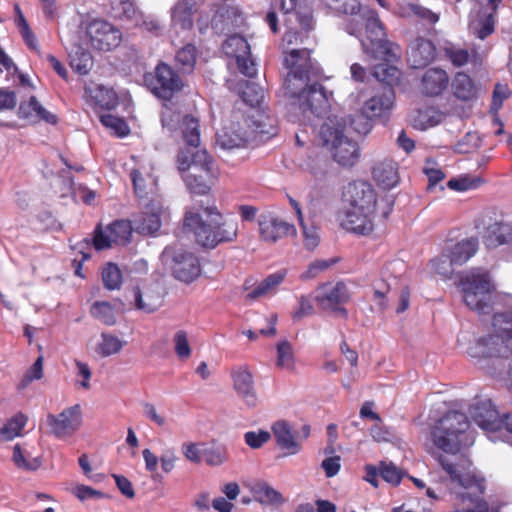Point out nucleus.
I'll return each instance as SVG.
<instances>
[{
  "mask_svg": "<svg viewBox=\"0 0 512 512\" xmlns=\"http://www.w3.org/2000/svg\"><path fill=\"white\" fill-rule=\"evenodd\" d=\"M204 0H178L172 9V21L182 29H190L193 26V14L196 7Z\"/></svg>",
  "mask_w": 512,
  "mask_h": 512,
  "instance_id": "31",
  "label": "nucleus"
},
{
  "mask_svg": "<svg viewBox=\"0 0 512 512\" xmlns=\"http://www.w3.org/2000/svg\"><path fill=\"white\" fill-rule=\"evenodd\" d=\"M111 16L118 20H134L138 9L131 0H109Z\"/></svg>",
  "mask_w": 512,
  "mask_h": 512,
  "instance_id": "39",
  "label": "nucleus"
},
{
  "mask_svg": "<svg viewBox=\"0 0 512 512\" xmlns=\"http://www.w3.org/2000/svg\"><path fill=\"white\" fill-rule=\"evenodd\" d=\"M286 53L285 63L289 72L284 81V87L289 90L292 94H296V91L292 89V84L295 82L306 83L311 81L312 77L316 76L317 68L312 63L310 49L304 48H291L284 50Z\"/></svg>",
  "mask_w": 512,
  "mask_h": 512,
  "instance_id": "10",
  "label": "nucleus"
},
{
  "mask_svg": "<svg viewBox=\"0 0 512 512\" xmlns=\"http://www.w3.org/2000/svg\"><path fill=\"white\" fill-rule=\"evenodd\" d=\"M309 81L304 84H292V89L296 94H292L289 90L286 93L293 98H298L299 109L302 111L304 117L311 121L310 115L320 117L321 113L327 108L328 95L322 84L314 82L308 85Z\"/></svg>",
  "mask_w": 512,
  "mask_h": 512,
  "instance_id": "12",
  "label": "nucleus"
},
{
  "mask_svg": "<svg viewBox=\"0 0 512 512\" xmlns=\"http://www.w3.org/2000/svg\"><path fill=\"white\" fill-rule=\"evenodd\" d=\"M221 214L215 206H201L186 211L184 229L193 233L198 244L206 248H215L223 242H233L238 235V223L235 220L220 222Z\"/></svg>",
  "mask_w": 512,
  "mask_h": 512,
  "instance_id": "3",
  "label": "nucleus"
},
{
  "mask_svg": "<svg viewBox=\"0 0 512 512\" xmlns=\"http://www.w3.org/2000/svg\"><path fill=\"white\" fill-rule=\"evenodd\" d=\"M439 463L451 482L459 487V491L454 492L455 512H499L490 510L483 499L485 480L471 472V463L468 460L461 459L452 463L446 457L439 456Z\"/></svg>",
  "mask_w": 512,
  "mask_h": 512,
  "instance_id": "2",
  "label": "nucleus"
},
{
  "mask_svg": "<svg viewBox=\"0 0 512 512\" xmlns=\"http://www.w3.org/2000/svg\"><path fill=\"white\" fill-rule=\"evenodd\" d=\"M440 122V115L433 108L418 109L415 111L412 123L418 130H426Z\"/></svg>",
  "mask_w": 512,
  "mask_h": 512,
  "instance_id": "42",
  "label": "nucleus"
},
{
  "mask_svg": "<svg viewBox=\"0 0 512 512\" xmlns=\"http://www.w3.org/2000/svg\"><path fill=\"white\" fill-rule=\"evenodd\" d=\"M431 264L434 271L439 275L449 278L453 274V265L455 264L451 261L450 256L441 255L437 258H434L431 261Z\"/></svg>",
  "mask_w": 512,
  "mask_h": 512,
  "instance_id": "63",
  "label": "nucleus"
},
{
  "mask_svg": "<svg viewBox=\"0 0 512 512\" xmlns=\"http://www.w3.org/2000/svg\"><path fill=\"white\" fill-rule=\"evenodd\" d=\"M473 421L488 431L501 430V417L490 399L479 400L470 408Z\"/></svg>",
  "mask_w": 512,
  "mask_h": 512,
  "instance_id": "19",
  "label": "nucleus"
},
{
  "mask_svg": "<svg viewBox=\"0 0 512 512\" xmlns=\"http://www.w3.org/2000/svg\"><path fill=\"white\" fill-rule=\"evenodd\" d=\"M241 98L247 105L251 107H258L263 102L264 90L256 83L245 81L244 87L241 91Z\"/></svg>",
  "mask_w": 512,
  "mask_h": 512,
  "instance_id": "47",
  "label": "nucleus"
},
{
  "mask_svg": "<svg viewBox=\"0 0 512 512\" xmlns=\"http://www.w3.org/2000/svg\"><path fill=\"white\" fill-rule=\"evenodd\" d=\"M346 120L347 130H353L355 133L359 135H367L372 129L371 117L363 113L355 114L353 116H349Z\"/></svg>",
  "mask_w": 512,
  "mask_h": 512,
  "instance_id": "48",
  "label": "nucleus"
},
{
  "mask_svg": "<svg viewBox=\"0 0 512 512\" xmlns=\"http://www.w3.org/2000/svg\"><path fill=\"white\" fill-rule=\"evenodd\" d=\"M495 334L479 338L469 348V355L473 358H508L512 354L509 341L512 339V312L495 313L493 316Z\"/></svg>",
  "mask_w": 512,
  "mask_h": 512,
  "instance_id": "6",
  "label": "nucleus"
},
{
  "mask_svg": "<svg viewBox=\"0 0 512 512\" xmlns=\"http://www.w3.org/2000/svg\"><path fill=\"white\" fill-rule=\"evenodd\" d=\"M91 315L105 325L112 326L116 323V315L112 305L106 301H96L91 306Z\"/></svg>",
  "mask_w": 512,
  "mask_h": 512,
  "instance_id": "45",
  "label": "nucleus"
},
{
  "mask_svg": "<svg viewBox=\"0 0 512 512\" xmlns=\"http://www.w3.org/2000/svg\"><path fill=\"white\" fill-rule=\"evenodd\" d=\"M107 233L113 244H125L129 242L132 234V226L129 221L116 220L107 226Z\"/></svg>",
  "mask_w": 512,
  "mask_h": 512,
  "instance_id": "41",
  "label": "nucleus"
},
{
  "mask_svg": "<svg viewBox=\"0 0 512 512\" xmlns=\"http://www.w3.org/2000/svg\"><path fill=\"white\" fill-rule=\"evenodd\" d=\"M72 69L80 75H87L93 66L92 56L88 52L77 53L71 58Z\"/></svg>",
  "mask_w": 512,
  "mask_h": 512,
  "instance_id": "56",
  "label": "nucleus"
},
{
  "mask_svg": "<svg viewBox=\"0 0 512 512\" xmlns=\"http://www.w3.org/2000/svg\"><path fill=\"white\" fill-rule=\"evenodd\" d=\"M336 263V259L331 260H315L308 266L307 270L301 274L302 280H310L317 277L321 272L327 270L333 264Z\"/></svg>",
  "mask_w": 512,
  "mask_h": 512,
  "instance_id": "59",
  "label": "nucleus"
},
{
  "mask_svg": "<svg viewBox=\"0 0 512 512\" xmlns=\"http://www.w3.org/2000/svg\"><path fill=\"white\" fill-rule=\"evenodd\" d=\"M92 98L96 106L105 110H111L118 104L117 94L112 89L103 86H99L95 89Z\"/></svg>",
  "mask_w": 512,
  "mask_h": 512,
  "instance_id": "46",
  "label": "nucleus"
},
{
  "mask_svg": "<svg viewBox=\"0 0 512 512\" xmlns=\"http://www.w3.org/2000/svg\"><path fill=\"white\" fill-rule=\"evenodd\" d=\"M449 77L446 71L440 68L428 69L421 80V90L427 96H438L448 86Z\"/></svg>",
  "mask_w": 512,
  "mask_h": 512,
  "instance_id": "27",
  "label": "nucleus"
},
{
  "mask_svg": "<svg viewBox=\"0 0 512 512\" xmlns=\"http://www.w3.org/2000/svg\"><path fill=\"white\" fill-rule=\"evenodd\" d=\"M320 138L338 164L351 167L357 163L360 157L359 145L348 136L345 119L328 117L321 125Z\"/></svg>",
  "mask_w": 512,
  "mask_h": 512,
  "instance_id": "5",
  "label": "nucleus"
},
{
  "mask_svg": "<svg viewBox=\"0 0 512 512\" xmlns=\"http://www.w3.org/2000/svg\"><path fill=\"white\" fill-rule=\"evenodd\" d=\"M43 377V357L39 356L33 365L25 373L19 388L23 389L34 380H39Z\"/></svg>",
  "mask_w": 512,
  "mask_h": 512,
  "instance_id": "60",
  "label": "nucleus"
},
{
  "mask_svg": "<svg viewBox=\"0 0 512 512\" xmlns=\"http://www.w3.org/2000/svg\"><path fill=\"white\" fill-rule=\"evenodd\" d=\"M233 387L238 397L248 406L255 407L258 397L254 386V378L247 366H237L232 369Z\"/></svg>",
  "mask_w": 512,
  "mask_h": 512,
  "instance_id": "18",
  "label": "nucleus"
},
{
  "mask_svg": "<svg viewBox=\"0 0 512 512\" xmlns=\"http://www.w3.org/2000/svg\"><path fill=\"white\" fill-rule=\"evenodd\" d=\"M132 293L135 307L140 311L152 313L162 305V295L158 291V287H147L143 290L139 287H134Z\"/></svg>",
  "mask_w": 512,
  "mask_h": 512,
  "instance_id": "28",
  "label": "nucleus"
},
{
  "mask_svg": "<svg viewBox=\"0 0 512 512\" xmlns=\"http://www.w3.org/2000/svg\"><path fill=\"white\" fill-rule=\"evenodd\" d=\"M284 278L285 273L281 271L268 275L255 289L247 294V297L251 300H255L267 295L280 285Z\"/></svg>",
  "mask_w": 512,
  "mask_h": 512,
  "instance_id": "40",
  "label": "nucleus"
},
{
  "mask_svg": "<svg viewBox=\"0 0 512 512\" xmlns=\"http://www.w3.org/2000/svg\"><path fill=\"white\" fill-rule=\"evenodd\" d=\"M468 428L469 421L464 413L449 411L434 426L432 441L442 451L455 454L462 446L473 443V439L467 433Z\"/></svg>",
  "mask_w": 512,
  "mask_h": 512,
  "instance_id": "7",
  "label": "nucleus"
},
{
  "mask_svg": "<svg viewBox=\"0 0 512 512\" xmlns=\"http://www.w3.org/2000/svg\"><path fill=\"white\" fill-rule=\"evenodd\" d=\"M276 445L284 450L286 455H295L302 449L301 442L292 426L285 420H278L271 426Z\"/></svg>",
  "mask_w": 512,
  "mask_h": 512,
  "instance_id": "21",
  "label": "nucleus"
},
{
  "mask_svg": "<svg viewBox=\"0 0 512 512\" xmlns=\"http://www.w3.org/2000/svg\"><path fill=\"white\" fill-rule=\"evenodd\" d=\"M247 139L236 132H229L227 130L217 134L216 143L223 150H231L234 148H241L246 145Z\"/></svg>",
  "mask_w": 512,
  "mask_h": 512,
  "instance_id": "51",
  "label": "nucleus"
},
{
  "mask_svg": "<svg viewBox=\"0 0 512 512\" xmlns=\"http://www.w3.org/2000/svg\"><path fill=\"white\" fill-rule=\"evenodd\" d=\"M374 213H366V211H356L354 208H348L345 211V217L341 225L347 231L359 235H368L374 229L372 216Z\"/></svg>",
  "mask_w": 512,
  "mask_h": 512,
  "instance_id": "26",
  "label": "nucleus"
},
{
  "mask_svg": "<svg viewBox=\"0 0 512 512\" xmlns=\"http://www.w3.org/2000/svg\"><path fill=\"white\" fill-rule=\"evenodd\" d=\"M102 281L107 290H117L122 284V274L114 263H107L102 269Z\"/></svg>",
  "mask_w": 512,
  "mask_h": 512,
  "instance_id": "49",
  "label": "nucleus"
},
{
  "mask_svg": "<svg viewBox=\"0 0 512 512\" xmlns=\"http://www.w3.org/2000/svg\"><path fill=\"white\" fill-rule=\"evenodd\" d=\"M348 208H354L356 211H366V213H374L377 204L376 193L372 185L363 182L350 183L345 191Z\"/></svg>",
  "mask_w": 512,
  "mask_h": 512,
  "instance_id": "17",
  "label": "nucleus"
},
{
  "mask_svg": "<svg viewBox=\"0 0 512 512\" xmlns=\"http://www.w3.org/2000/svg\"><path fill=\"white\" fill-rule=\"evenodd\" d=\"M89 45L98 51H111L122 42L121 30L105 19L95 18L85 25Z\"/></svg>",
  "mask_w": 512,
  "mask_h": 512,
  "instance_id": "13",
  "label": "nucleus"
},
{
  "mask_svg": "<svg viewBox=\"0 0 512 512\" xmlns=\"http://www.w3.org/2000/svg\"><path fill=\"white\" fill-rule=\"evenodd\" d=\"M374 76L384 83L383 87H391L399 80L400 71L394 66L379 65L375 68Z\"/></svg>",
  "mask_w": 512,
  "mask_h": 512,
  "instance_id": "53",
  "label": "nucleus"
},
{
  "mask_svg": "<svg viewBox=\"0 0 512 512\" xmlns=\"http://www.w3.org/2000/svg\"><path fill=\"white\" fill-rule=\"evenodd\" d=\"M395 92L391 87H382L362 106L363 113L371 118L385 117L393 108Z\"/></svg>",
  "mask_w": 512,
  "mask_h": 512,
  "instance_id": "22",
  "label": "nucleus"
},
{
  "mask_svg": "<svg viewBox=\"0 0 512 512\" xmlns=\"http://www.w3.org/2000/svg\"><path fill=\"white\" fill-rule=\"evenodd\" d=\"M201 446L202 460L208 466H220L227 462L229 454L224 445L213 442Z\"/></svg>",
  "mask_w": 512,
  "mask_h": 512,
  "instance_id": "36",
  "label": "nucleus"
},
{
  "mask_svg": "<svg viewBox=\"0 0 512 512\" xmlns=\"http://www.w3.org/2000/svg\"><path fill=\"white\" fill-rule=\"evenodd\" d=\"M330 10L347 15L343 29L355 36L363 52L375 60L392 61L396 54L393 43L387 39L385 29L376 11L360 0H321Z\"/></svg>",
  "mask_w": 512,
  "mask_h": 512,
  "instance_id": "1",
  "label": "nucleus"
},
{
  "mask_svg": "<svg viewBox=\"0 0 512 512\" xmlns=\"http://www.w3.org/2000/svg\"><path fill=\"white\" fill-rule=\"evenodd\" d=\"M452 90L456 98L471 100L476 95V87L471 77L463 72H458L452 81Z\"/></svg>",
  "mask_w": 512,
  "mask_h": 512,
  "instance_id": "35",
  "label": "nucleus"
},
{
  "mask_svg": "<svg viewBox=\"0 0 512 512\" xmlns=\"http://www.w3.org/2000/svg\"><path fill=\"white\" fill-rule=\"evenodd\" d=\"M178 169L187 172L183 180L187 189L197 195L207 194L218 177V169L206 150L190 155L182 151L177 156Z\"/></svg>",
  "mask_w": 512,
  "mask_h": 512,
  "instance_id": "4",
  "label": "nucleus"
},
{
  "mask_svg": "<svg viewBox=\"0 0 512 512\" xmlns=\"http://www.w3.org/2000/svg\"><path fill=\"white\" fill-rule=\"evenodd\" d=\"M257 222L260 239L269 244H274L296 233V228L293 224L283 220L274 212L266 211L261 213L258 216Z\"/></svg>",
  "mask_w": 512,
  "mask_h": 512,
  "instance_id": "15",
  "label": "nucleus"
},
{
  "mask_svg": "<svg viewBox=\"0 0 512 512\" xmlns=\"http://www.w3.org/2000/svg\"><path fill=\"white\" fill-rule=\"evenodd\" d=\"M294 365L293 349L289 342L283 341L277 346V366L292 369Z\"/></svg>",
  "mask_w": 512,
  "mask_h": 512,
  "instance_id": "55",
  "label": "nucleus"
},
{
  "mask_svg": "<svg viewBox=\"0 0 512 512\" xmlns=\"http://www.w3.org/2000/svg\"><path fill=\"white\" fill-rule=\"evenodd\" d=\"M480 183V180L477 178H470L467 176L452 178L447 182L448 188L451 190L463 192L470 189L477 188Z\"/></svg>",
  "mask_w": 512,
  "mask_h": 512,
  "instance_id": "62",
  "label": "nucleus"
},
{
  "mask_svg": "<svg viewBox=\"0 0 512 512\" xmlns=\"http://www.w3.org/2000/svg\"><path fill=\"white\" fill-rule=\"evenodd\" d=\"M484 243L489 248L512 244V223L495 222L489 225L485 231Z\"/></svg>",
  "mask_w": 512,
  "mask_h": 512,
  "instance_id": "30",
  "label": "nucleus"
},
{
  "mask_svg": "<svg viewBox=\"0 0 512 512\" xmlns=\"http://www.w3.org/2000/svg\"><path fill=\"white\" fill-rule=\"evenodd\" d=\"M223 49L227 55L235 59L237 56L250 55V45L244 37L238 34L229 36L223 44Z\"/></svg>",
  "mask_w": 512,
  "mask_h": 512,
  "instance_id": "43",
  "label": "nucleus"
},
{
  "mask_svg": "<svg viewBox=\"0 0 512 512\" xmlns=\"http://www.w3.org/2000/svg\"><path fill=\"white\" fill-rule=\"evenodd\" d=\"M477 250L478 240L476 238H468L455 244L449 256L455 265H463L475 255Z\"/></svg>",
  "mask_w": 512,
  "mask_h": 512,
  "instance_id": "34",
  "label": "nucleus"
},
{
  "mask_svg": "<svg viewBox=\"0 0 512 512\" xmlns=\"http://www.w3.org/2000/svg\"><path fill=\"white\" fill-rule=\"evenodd\" d=\"M163 208L160 203L151 201L144 210L134 219L135 229L142 235L154 236L161 228V214Z\"/></svg>",
  "mask_w": 512,
  "mask_h": 512,
  "instance_id": "20",
  "label": "nucleus"
},
{
  "mask_svg": "<svg viewBox=\"0 0 512 512\" xmlns=\"http://www.w3.org/2000/svg\"><path fill=\"white\" fill-rule=\"evenodd\" d=\"M303 0H281V10L285 15V22L298 21L305 31L314 29V20L308 7L302 4Z\"/></svg>",
  "mask_w": 512,
  "mask_h": 512,
  "instance_id": "24",
  "label": "nucleus"
},
{
  "mask_svg": "<svg viewBox=\"0 0 512 512\" xmlns=\"http://www.w3.org/2000/svg\"><path fill=\"white\" fill-rule=\"evenodd\" d=\"M436 56V48L432 41L419 37L411 44L408 52V62L414 69L424 68Z\"/></svg>",
  "mask_w": 512,
  "mask_h": 512,
  "instance_id": "25",
  "label": "nucleus"
},
{
  "mask_svg": "<svg viewBox=\"0 0 512 512\" xmlns=\"http://www.w3.org/2000/svg\"><path fill=\"white\" fill-rule=\"evenodd\" d=\"M91 241L94 248L98 251L110 248L113 245V241L110 239V233H107V227L103 230L100 225L96 227Z\"/></svg>",
  "mask_w": 512,
  "mask_h": 512,
  "instance_id": "64",
  "label": "nucleus"
},
{
  "mask_svg": "<svg viewBox=\"0 0 512 512\" xmlns=\"http://www.w3.org/2000/svg\"><path fill=\"white\" fill-rule=\"evenodd\" d=\"M13 461L18 468L32 471L37 470L41 464L37 458L30 461L26 460L19 444L14 446Z\"/></svg>",
  "mask_w": 512,
  "mask_h": 512,
  "instance_id": "61",
  "label": "nucleus"
},
{
  "mask_svg": "<svg viewBox=\"0 0 512 512\" xmlns=\"http://www.w3.org/2000/svg\"><path fill=\"white\" fill-rule=\"evenodd\" d=\"M161 261L170 268L176 279L185 283L194 281L201 272L197 257L182 248L166 247L161 254Z\"/></svg>",
  "mask_w": 512,
  "mask_h": 512,
  "instance_id": "11",
  "label": "nucleus"
},
{
  "mask_svg": "<svg viewBox=\"0 0 512 512\" xmlns=\"http://www.w3.org/2000/svg\"><path fill=\"white\" fill-rule=\"evenodd\" d=\"M199 127V121L195 117H192L190 115H185L183 117L181 123V132L186 147L181 149L179 153L184 151L186 152V154L191 156L192 153L201 151L200 149H198L200 144Z\"/></svg>",
  "mask_w": 512,
  "mask_h": 512,
  "instance_id": "29",
  "label": "nucleus"
},
{
  "mask_svg": "<svg viewBox=\"0 0 512 512\" xmlns=\"http://www.w3.org/2000/svg\"><path fill=\"white\" fill-rule=\"evenodd\" d=\"M47 424L57 438L73 435L82 424V409L79 404L64 409L58 415L48 414Z\"/></svg>",
  "mask_w": 512,
  "mask_h": 512,
  "instance_id": "16",
  "label": "nucleus"
},
{
  "mask_svg": "<svg viewBox=\"0 0 512 512\" xmlns=\"http://www.w3.org/2000/svg\"><path fill=\"white\" fill-rule=\"evenodd\" d=\"M198 50L193 44H186L176 51L174 56V65L177 72L183 77L191 74L196 65Z\"/></svg>",
  "mask_w": 512,
  "mask_h": 512,
  "instance_id": "32",
  "label": "nucleus"
},
{
  "mask_svg": "<svg viewBox=\"0 0 512 512\" xmlns=\"http://www.w3.org/2000/svg\"><path fill=\"white\" fill-rule=\"evenodd\" d=\"M147 88L158 98L171 100L185 87L183 77L165 62H159L153 72L144 75Z\"/></svg>",
  "mask_w": 512,
  "mask_h": 512,
  "instance_id": "9",
  "label": "nucleus"
},
{
  "mask_svg": "<svg viewBox=\"0 0 512 512\" xmlns=\"http://www.w3.org/2000/svg\"><path fill=\"white\" fill-rule=\"evenodd\" d=\"M443 53L454 67L470 65L472 70H478L482 66V57L475 49L469 51L456 44L446 43Z\"/></svg>",
  "mask_w": 512,
  "mask_h": 512,
  "instance_id": "23",
  "label": "nucleus"
},
{
  "mask_svg": "<svg viewBox=\"0 0 512 512\" xmlns=\"http://www.w3.org/2000/svg\"><path fill=\"white\" fill-rule=\"evenodd\" d=\"M379 473L383 480L394 486L399 485L403 477V472L391 462H381Z\"/></svg>",
  "mask_w": 512,
  "mask_h": 512,
  "instance_id": "54",
  "label": "nucleus"
},
{
  "mask_svg": "<svg viewBox=\"0 0 512 512\" xmlns=\"http://www.w3.org/2000/svg\"><path fill=\"white\" fill-rule=\"evenodd\" d=\"M252 493L256 501L264 505H279L284 502L280 492L266 482H257L252 487Z\"/></svg>",
  "mask_w": 512,
  "mask_h": 512,
  "instance_id": "37",
  "label": "nucleus"
},
{
  "mask_svg": "<svg viewBox=\"0 0 512 512\" xmlns=\"http://www.w3.org/2000/svg\"><path fill=\"white\" fill-rule=\"evenodd\" d=\"M350 292L342 281L327 282L319 285L315 290V302L325 310L331 311L343 318L347 317V310L344 305L350 300Z\"/></svg>",
  "mask_w": 512,
  "mask_h": 512,
  "instance_id": "14",
  "label": "nucleus"
},
{
  "mask_svg": "<svg viewBox=\"0 0 512 512\" xmlns=\"http://www.w3.org/2000/svg\"><path fill=\"white\" fill-rule=\"evenodd\" d=\"M243 437L247 446L251 449H259L271 439V433L259 429L257 431H247Z\"/></svg>",
  "mask_w": 512,
  "mask_h": 512,
  "instance_id": "57",
  "label": "nucleus"
},
{
  "mask_svg": "<svg viewBox=\"0 0 512 512\" xmlns=\"http://www.w3.org/2000/svg\"><path fill=\"white\" fill-rule=\"evenodd\" d=\"M173 342L175 353L180 359H188L191 356V348L185 331H177L174 335Z\"/></svg>",
  "mask_w": 512,
  "mask_h": 512,
  "instance_id": "58",
  "label": "nucleus"
},
{
  "mask_svg": "<svg viewBox=\"0 0 512 512\" xmlns=\"http://www.w3.org/2000/svg\"><path fill=\"white\" fill-rule=\"evenodd\" d=\"M100 122L118 137H124L129 134V127L123 118L112 114H103L100 116Z\"/></svg>",
  "mask_w": 512,
  "mask_h": 512,
  "instance_id": "52",
  "label": "nucleus"
},
{
  "mask_svg": "<svg viewBox=\"0 0 512 512\" xmlns=\"http://www.w3.org/2000/svg\"><path fill=\"white\" fill-rule=\"evenodd\" d=\"M372 174L384 188L390 189L398 183L396 163L392 161L378 163L373 167Z\"/></svg>",
  "mask_w": 512,
  "mask_h": 512,
  "instance_id": "33",
  "label": "nucleus"
},
{
  "mask_svg": "<svg viewBox=\"0 0 512 512\" xmlns=\"http://www.w3.org/2000/svg\"><path fill=\"white\" fill-rule=\"evenodd\" d=\"M285 25L287 29L283 36L284 50L291 49L293 45L297 46L303 44L305 40L308 39L311 31H305L295 19H293L292 24L285 22Z\"/></svg>",
  "mask_w": 512,
  "mask_h": 512,
  "instance_id": "38",
  "label": "nucleus"
},
{
  "mask_svg": "<svg viewBox=\"0 0 512 512\" xmlns=\"http://www.w3.org/2000/svg\"><path fill=\"white\" fill-rule=\"evenodd\" d=\"M123 342L116 336L109 333L101 334V342L98 344L97 353L102 357L117 354L123 347Z\"/></svg>",
  "mask_w": 512,
  "mask_h": 512,
  "instance_id": "50",
  "label": "nucleus"
},
{
  "mask_svg": "<svg viewBox=\"0 0 512 512\" xmlns=\"http://www.w3.org/2000/svg\"><path fill=\"white\" fill-rule=\"evenodd\" d=\"M26 422L27 417L24 414H16L0 429V437L5 441L13 440L20 435Z\"/></svg>",
  "mask_w": 512,
  "mask_h": 512,
  "instance_id": "44",
  "label": "nucleus"
},
{
  "mask_svg": "<svg viewBox=\"0 0 512 512\" xmlns=\"http://www.w3.org/2000/svg\"><path fill=\"white\" fill-rule=\"evenodd\" d=\"M459 287L465 304L480 314H489L494 304L495 287L482 268H473L461 276Z\"/></svg>",
  "mask_w": 512,
  "mask_h": 512,
  "instance_id": "8",
  "label": "nucleus"
}]
</instances>
